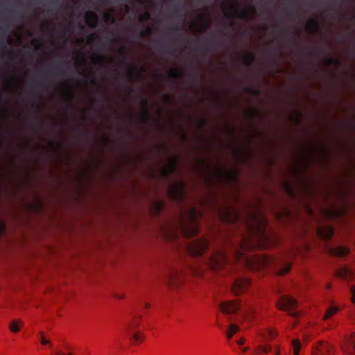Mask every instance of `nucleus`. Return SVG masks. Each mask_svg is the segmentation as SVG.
<instances>
[{"mask_svg": "<svg viewBox=\"0 0 355 355\" xmlns=\"http://www.w3.org/2000/svg\"><path fill=\"white\" fill-rule=\"evenodd\" d=\"M245 214L244 223L250 236L252 237L245 238V242L248 243V240L250 239H254L258 245H261L263 243L269 241L270 237L266 230L267 225L266 218L261 214L252 211H248Z\"/></svg>", "mask_w": 355, "mask_h": 355, "instance_id": "1", "label": "nucleus"}, {"mask_svg": "<svg viewBox=\"0 0 355 355\" xmlns=\"http://www.w3.org/2000/svg\"><path fill=\"white\" fill-rule=\"evenodd\" d=\"M188 216L181 214L178 228L181 234L186 238H191L197 235L199 232V224L198 221V213L195 208H191L187 211Z\"/></svg>", "mask_w": 355, "mask_h": 355, "instance_id": "2", "label": "nucleus"}, {"mask_svg": "<svg viewBox=\"0 0 355 355\" xmlns=\"http://www.w3.org/2000/svg\"><path fill=\"white\" fill-rule=\"evenodd\" d=\"M186 183L183 180L173 182L168 188L167 196L171 200L179 205L185 202Z\"/></svg>", "mask_w": 355, "mask_h": 355, "instance_id": "3", "label": "nucleus"}, {"mask_svg": "<svg viewBox=\"0 0 355 355\" xmlns=\"http://www.w3.org/2000/svg\"><path fill=\"white\" fill-rule=\"evenodd\" d=\"M209 243L205 238L193 240L187 244V252L194 257L203 255L209 248Z\"/></svg>", "mask_w": 355, "mask_h": 355, "instance_id": "4", "label": "nucleus"}, {"mask_svg": "<svg viewBox=\"0 0 355 355\" xmlns=\"http://www.w3.org/2000/svg\"><path fill=\"white\" fill-rule=\"evenodd\" d=\"M141 318L140 313L137 312L132 315V318L130 320L127 322L125 324L124 332L132 341L137 343L143 339V336L140 332H135L134 329L139 324V320Z\"/></svg>", "mask_w": 355, "mask_h": 355, "instance_id": "5", "label": "nucleus"}, {"mask_svg": "<svg viewBox=\"0 0 355 355\" xmlns=\"http://www.w3.org/2000/svg\"><path fill=\"white\" fill-rule=\"evenodd\" d=\"M205 263L216 270L223 267L227 262V257L223 251H216L204 258Z\"/></svg>", "mask_w": 355, "mask_h": 355, "instance_id": "6", "label": "nucleus"}, {"mask_svg": "<svg viewBox=\"0 0 355 355\" xmlns=\"http://www.w3.org/2000/svg\"><path fill=\"white\" fill-rule=\"evenodd\" d=\"M297 306V302L296 300L290 296H283L278 302V306L283 311H286L288 313L297 318L299 315V312L295 310Z\"/></svg>", "mask_w": 355, "mask_h": 355, "instance_id": "7", "label": "nucleus"}, {"mask_svg": "<svg viewBox=\"0 0 355 355\" xmlns=\"http://www.w3.org/2000/svg\"><path fill=\"white\" fill-rule=\"evenodd\" d=\"M250 281L245 277H240L234 281L232 286V291L236 295L245 292L250 286Z\"/></svg>", "mask_w": 355, "mask_h": 355, "instance_id": "8", "label": "nucleus"}, {"mask_svg": "<svg viewBox=\"0 0 355 355\" xmlns=\"http://www.w3.org/2000/svg\"><path fill=\"white\" fill-rule=\"evenodd\" d=\"M220 214L221 217L227 223H234L241 220L240 213L234 208L227 207Z\"/></svg>", "mask_w": 355, "mask_h": 355, "instance_id": "9", "label": "nucleus"}, {"mask_svg": "<svg viewBox=\"0 0 355 355\" xmlns=\"http://www.w3.org/2000/svg\"><path fill=\"white\" fill-rule=\"evenodd\" d=\"M313 355H333V348L327 343L318 342L313 347Z\"/></svg>", "mask_w": 355, "mask_h": 355, "instance_id": "10", "label": "nucleus"}, {"mask_svg": "<svg viewBox=\"0 0 355 355\" xmlns=\"http://www.w3.org/2000/svg\"><path fill=\"white\" fill-rule=\"evenodd\" d=\"M219 307L223 313L231 314L239 310L240 304L236 301H225L220 304Z\"/></svg>", "mask_w": 355, "mask_h": 355, "instance_id": "11", "label": "nucleus"}, {"mask_svg": "<svg viewBox=\"0 0 355 355\" xmlns=\"http://www.w3.org/2000/svg\"><path fill=\"white\" fill-rule=\"evenodd\" d=\"M343 349L348 354H352L355 352V333H352L346 338Z\"/></svg>", "mask_w": 355, "mask_h": 355, "instance_id": "12", "label": "nucleus"}, {"mask_svg": "<svg viewBox=\"0 0 355 355\" xmlns=\"http://www.w3.org/2000/svg\"><path fill=\"white\" fill-rule=\"evenodd\" d=\"M329 252L330 254L338 257H343L349 254V249L345 246H336V247H331L329 249Z\"/></svg>", "mask_w": 355, "mask_h": 355, "instance_id": "13", "label": "nucleus"}, {"mask_svg": "<svg viewBox=\"0 0 355 355\" xmlns=\"http://www.w3.org/2000/svg\"><path fill=\"white\" fill-rule=\"evenodd\" d=\"M231 1L235 4L234 14L236 17L244 20H248L250 18V15L248 10L239 8V0Z\"/></svg>", "mask_w": 355, "mask_h": 355, "instance_id": "14", "label": "nucleus"}, {"mask_svg": "<svg viewBox=\"0 0 355 355\" xmlns=\"http://www.w3.org/2000/svg\"><path fill=\"white\" fill-rule=\"evenodd\" d=\"M85 21L87 25L92 28H95L98 24V16L94 12H87L85 15Z\"/></svg>", "mask_w": 355, "mask_h": 355, "instance_id": "15", "label": "nucleus"}, {"mask_svg": "<svg viewBox=\"0 0 355 355\" xmlns=\"http://www.w3.org/2000/svg\"><path fill=\"white\" fill-rule=\"evenodd\" d=\"M176 167H177V159H173V160H171L169 162L168 166L165 167L162 170V175L166 178H168L169 175H171L175 171Z\"/></svg>", "mask_w": 355, "mask_h": 355, "instance_id": "16", "label": "nucleus"}, {"mask_svg": "<svg viewBox=\"0 0 355 355\" xmlns=\"http://www.w3.org/2000/svg\"><path fill=\"white\" fill-rule=\"evenodd\" d=\"M141 104L144 107V112L141 116V120L144 123H147L150 119V114L148 112V100L147 98H141Z\"/></svg>", "mask_w": 355, "mask_h": 355, "instance_id": "17", "label": "nucleus"}, {"mask_svg": "<svg viewBox=\"0 0 355 355\" xmlns=\"http://www.w3.org/2000/svg\"><path fill=\"white\" fill-rule=\"evenodd\" d=\"M125 64L128 67L127 73H128V75L130 77V78L132 80H135V79L139 78V76L137 73V65H135L134 64H128L126 62H125Z\"/></svg>", "mask_w": 355, "mask_h": 355, "instance_id": "18", "label": "nucleus"}, {"mask_svg": "<svg viewBox=\"0 0 355 355\" xmlns=\"http://www.w3.org/2000/svg\"><path fill=\"white\" fill-rule=\"evenodd\" d=\"M31 83L35 87H44L47 86V80L44 78L34 77L31 79Z\"/></svg>", "mask_w": 355, "mask_h": 355, "instance_id": "19", "label": "nucleus"}, {"mask_svg": "<svg viewBox=\"0 0 355 355\" xmlns=\"http://www.w3.org/2000/svg\"><path fill=\"white\" fill-rule=\"evenodd\" d=\"M254 60L255 55L252 52L248 53L243 56V64L247 67H250L254 62Z\"/></svg>", "mask_w": 355, "mask_h": 355, "instance_id": "20", "label": "nucleus"}, {"mask_svg": "<svg viewBox=\"0 0 355 355\" xmlns=\"http://www.w3.org/2000/svg\"><path fill=\"white\" fill-rule=\"evenodd\" d=\"M306 28L309 32H314L319 29V23L314 19L309 21L306 24Z\"/></svg>", "mask_w": 355, "mask_h": 355, "instance_id": "21", "label": "nucleus"}, {"mask_svg": "<svg viewBox=\"0 0 355 355\" xmlns=\"http://www.w3.org/2000/svg\"><path fill=\"white\" fill-rule=\"evenodd\" d=\"M178 272L171 270L168 272V273L166 275V280L168 282L169 284H178V280H176V278H179L178 277Z\"/></svg>", "mask_w": 355, "mask_h": 355, "instance_id": "22", "label": "nucleus"}, {"mask_svg": "<svg viewBox=\"0 0 355 355\" xmlns=\"http://www.w3.org/2000/svg\"><path fill=\"white\" fill-rule=\"evenodd\" d=\"M182 73L178 70H169L167 73V76L169 78L172 79L175 82H177L179 78L182 76Z\"/></svg>", "mask_w": 355, "mask_h": 355, "instance_id": "23", "label": "nucleus"}, {"mask_svg": "<svg viewBox=\"0 0 355 355\" xmlns=\"http://www.w3.org/2000/svg\"><path fill=\"white\" fill-rule=\"evenodd\" d=\"M339 310V308L337 306H331L327 309L326 313L324 315V320H328L332 315L336 314Z\"/></svg>", "mask_w": 355, "mask_h": 355, "instance_id": "24", "label": "nucleus"}, {"mask_svg": "<svg viewBox=\"0 0 355 355\" xmlns=\"http://www.w3.org/2000/svg\"><path fill=\"white\" fill-rule=\"evenodd\" d=\"M239 327L235 324H231L229 326L227 336L229 339L232 338L233 335L239 331Z\"/></svg>", "mask_w": 355, "mask_h": 355, "instance_id": "25", "label": "nucleus"}, {"mask_svg": "<svg viewBox=\"0 0 355 355\" xmlns=\"http://www.w3.org/2000/svg\"><path fill=\"white\" fill-rule=\"evenodd\" d=\"M105 58L102 56L95 54L92 55V62L94 64L102 65L105 62Z\"/></svg>", "mask_w": 355, "mask_h": 355, "instance_id": "26", "label": "nucleus"}, {"mask_svg": "<svg viewBox=\"0 0 355 355\" xmlns=\"http://www.w3.org/2000/svg\"><path fill=\"white\" fill-rule=\"evenodd\" d=\"M68 62H65L64 60H57L55 63V67L56 69V74L57 75H64V71L59 67L60 65L62 64H67Z\"/></svg>", "mask_w": 355, "mask_h": 355, "instance_id": "27", "label": "nucleus"}, {"mask_svg": "<svg viewBox=\"0 0 355 355\" xmlns=\"http://www.w3.org/2000/svg\"><path fill=\"white\" fill-rule=\"evenodd\" d=\"M21 323V322L19 320H15V321L12 322L10 324V329L12 332H18L20 329L19 324Z\"/></svg>", "mask_w": 355, "mask_h": 355, "instance_id": "28", "label": "nucleus"}, {"mask_svg": "<svg viewBox=\"0 0 355 355\" xmlns=\"http://www.w3.org/2000/svg\"><path fill=\"white\" fill-rule=\"evenodd\" d=\"M292 345L293 348L294 355H298V353L301 348L300 342L298 340H293L292 342Z\"/></svg>", "mask_w": 355, "mask_h": 355, "instance_id": "29", "label": "nucleus"}, {"mask_svg": "<svg viewBox=\"0 0 355 355\" xmlns=\"http://www.w3.org/2000/svg\"><path fill=\"white\" fill-rule=\"evenodd\" d=\"M325 234L324 235H322L325 239L328 240L330 239L334 234V230L331 227H327L325 230Z\"/></svg>", "mask_w": 355, "mask_h": 355, "instance_id": "30", "label": "nucleus"}, {"mask_svg": "<svg viewBox=\"0 0 355 355\" xmlns=\"http://www.w3.org/2000/svg\"><path fill=\"white\" fill-rule=\"evenodd\" d=\"M103 17L105 22L114 23L116 21L115 17L110 13H105Z\"/></svg>", "mask_w": 355, "mask_h": 355, "instance_id": "31", "label": "nucleus"}, {"mask_svg": "<svg viewBox=\"0 0 355 355\" xmlns=\"http://www.w3.org/2000/svg\"><path fill=\"white\" fill-rule=\"evenodd\" d=\"M152 33H153L152 27L148 26L145 31H143L141 32L140 37H144L146 36H150V35H151Z\"/></svg>", "mask_w": 355, "mask_h": 355, "instance_id": "32", "label": "nucleus"}, {"mask_svg": "<svg viewBox=\"0 0 355 355\" xmlns=\"http://www.w3.org/2000/svg\"><path fill=\"white\" fill-rule=\"evenodd\" d=\"M283 42L286 45H288V44H293L295 46H297L298 45V43L296 42V40L293 38H288V37H286L283 40Z\"/></svg>", "mask_w": 355, "mask_h": 355, "instance_id": "33", "label": "nucleus"}, {"mask_svg": "<svg viewBox=\"0 0 355 355\" xmlns=\"http://www.w3.org/2000/svg\"><path fill=\"white\" fill-rule=\"evenodd\" d=\"M327 64L328 65H331V64H335L336 65H338L339 64V60H337V59H335L333 57H328L327 58Z\"/></svg>", "mask_w": 355, "mask_h": 355, "instance_id": "34", "label": "nucleus"}, {"mask_svg": "<svg viewBox=\"0 0 355 355\" xmlns=\"http://www.w3.org/2000/svg\"><path fill=\"white\" fill-rule=\"evenodd\" d=\"M291 268V266L290 264L286 265L284 267H283L281 269V270L279 272V274L280 275H285V274L288 273L290 271Z\"/></svg>", "mask_w": 355, "mask_h": 355, "instance_id": "35", "label": "nucleus"}, {"mask_svg": "<svg viewBox=\"0 0 355 355\" xmlns=\"http://www.w3.org/2000/svg\"><path fill=\"white\" fill-rule=\"evenodd\" d=\"M96 35L94 33L89 34L87 37V41L88 43H93L96 39Z\"/></svg>", "mask_w": 355, "mask_h": 355, "instance_id": "36", "label": "nucleus"}, {"mask_svg": "<svg viewBox=\"0 0 355 355\" xmlns=\"http://www.w3.org/2000/svg\"><path fill=\"white\" fill-rule=\"evenodd\" d=\"M169 30L171 31L174 33H178L182 31V28H181L180 26L175 25V26H173L170 27Z\"/></svg>", "mask_w": 355, "mask_h": 355, "instance_id": "37", "label": "nucleus"}, {"mask_svg": "<svg viewBox=\"0 0 355 355\" xmlns=\"http://www.w3.org/2000/svg\"><path fill=\"white\" fill-rule=\"evenodd\" d=\"M150 17V15L148 12H145L143 15L139 17V20L141 22H144L146 20H148Z\"/></svg>", "mask_w": 355, "mask_h": 355, "instance_id": "38", "label": "nucleus"}, {"mask_svg": "<svg viewBox=\"0 0 355 355\" xmlns=\"http://www.w3.org/2000/svg\"><path fill=\"white\" fill-rule=\"evenodd\" d=\"M270 348L266 346H260L258 349L259 352L267 353L270 351Z\"/></svg>", "mask_w": 355, "mask_h": 355, "instance_id": "39", "label": "nucleus"}, {"mask_svg": "<svg viewBox=\"0 0 355 355\" xmlns=\"http://www.w3.org/2000/svg\"><path fill=\"white\" fill-rule=\"evenodd\" d=\"M351 293H352V302L355 304V286L351 287Z\"/></svg>", "mask_w": 355, "mask_h": 355, "instance_id": "40", "label": "nucleus"}, {"mask_svg": "<svg viewBox=\"0 0 355 355\" xmlns=\"http://www.w3.org/2000/svg\"><path fill=\"white\" fill-rule=\"evenodd\" d=\"M119 53L123 55V57H125L128 54V51H127V49L125 48V47H122L121 49H119Z\"/></svg>", "mask_w": 355, "mask_h": 355, "instance_id": "41", "label": "nucleus"}, {"mask_svg": "<svg viewBox=\"0 0 355 355\" xmlns=\"http://www.w3.org/2000/svg\"><path fill=\"white\" fill-rule=\"evenodd\" d=\"M216 174L217 175H219V176H222V175H230V173L229 172H224V171H222L220 169H218L217 171L216 172Z\"/></svg>", "mask_w": 355, "mask_h": 355, "instance_id": "42", "label": "nucleus"}, {"mask_svg": "<svg viewBox=\"0 0 355 355\" xmlns=\"http://www.w3.org/2000/svg\"><path fill=\"white\" fill-rule=\"evenodd\" d=\"M209 42L211 45H214L215 44H216L218 42V38H217L215 36H213L211 37V39L209 40Z\"/></svg>", "mask_w": 355, "mask_h": 355, "instance_id": "43", "label": "nucleus"}, {"mask_svg": "<svg viewBox=\"0 0 355 355\" xmlns=\"http://www.w3.org/2000/svg\"><path fill=\"white\" fill-rule=\"evenodd\" d=\"M41 343H42V345H46V344L50 343H51V341H50V340H46V339L44 338V336L43 334H41Z\"/></svg>", "mask_w": 355, "mask_h": 355, "instance_id": "44", "label": "nucleus"}, {"mask_svg": "<svg viewBox=\"0 0 355 355\" xmlns=\"http://www.w3.org/2000/svg\"><path fill=\"white\" fill-rule=\"evenodd\" d=\"M155 206L157 209V211L159 212L161 211V209H162L163 205L162 202H157V203H156Z\"/></svg>", "mask_w": 355, "mask_h": 355, "instance_id": "45", "label": "nucleus"}, {"mask_svg": "<svg viewBox=\"0 0 355 355\" xmlns=\"http://www.w3.org/2000/svg\"><path fill=\"white\" fill-rule=\"evenodd\" d=\"M340 275L341 277H344L345 275H347V273H350V271H349V270H347V269H344V270H343L342 271H340Z\"/></svg>", "mask_w": 355, "mask_h": 355, "instance_id": "46", "label": "nucleus"}, {"mask_svg": "<svg viewBox=\"0 0 355 355\" xmlns=\"http://www.w3.org/2000/svg\"><path fill=\"white\" fill-rule=\"evenodd\" d=\"M245 91L248 92H252V93H254L255 94H259V91H258V90H252L249 87H246L245 88Z\"/></svg>", "mask_w": 355, "mask_h": 355, "instance_id": "47", "label": "nucleus"}, {"mask_svg": "<svg viewBox=\"0 0 355 355\" xmlns=\"http://www.w3.org/2000/svg\"><path fill=\"white\" fill-rule=\"evenodd\" d=\"M198 50L202 53H205L208 51V49L207 47L199 48Z\"/></svg>", "mask_w": 355, "mask_h": 355, "instance_id": "48", "label": "nucleus"}, {"mask_svg": "<svg viewBox=\"0 0 355 355\" xmlns=\"http://www.w3.org/2000/svg\"><path fill=\"white\" fill-rule=\"evenodd\" d=\"M53 354L54 355H73L72 353H69V354H63V353H61L60 352H53Z\"/></svg>", "mask_w": 355, "mask_h": 355, "instance_id": "49", "label": "nucleus"}, {"mask_svg": "<svg viewBox=\"0 0 355 355\" xmlns=\"http://www.w3.org/2000/svg\"><path fill=\"white\" fill-rule=\"evenodd\" d=\"M6 49V46L5 44L0 41V51H4Z\"/></svg>", "mask_w": 355, "mask_h": 355, "instance_id": "50", "label": "nucleus"}, {"mask_svg": "<svg viewBox=\"0 0 355 355\" xmlns=\"http://www.w3.org/2000/svg\"><path fill=\"white\" fill-rule=\"evenodd\" d=\"M286 189L288 191V192H289L290 193L293 194V189L291 188V187L290 185H286Z\"/></svg>", "mask_w": 355, "mask_h": 355, "instance_id": "51", "label": "nucleus"}, {"mask_svg": "<svg viewBox=\"0 0 355 355\" xmlns=\"http://www.w3.org/2000/svg\"><path fill=\"white\" fill-rule=\"evenodd\" d=\"M67 92L69 93L70 98L72 99L73 98V95L70 87L67 88Z\"/></svg>", "mask_w": 355, "mask_h": 355, "instance_id": "52", "label": "nucleus"}, {"mask_svg": "<svg viewBox=\"0 0 355 355\" xmlns=\"http://www.w3.org/2000/svg\"><path fill=\"white\" fill-rule=\"evenodd\" d=\"M178 53V49L176 48H174L172 49V51L170 52L171 55H176Z\"/></svg>", "mask_w": 355, "mask_h": 355, "instance_id": "53", "label": "nucleus"}, {"mask_svg": "<svg viewBox=\"0 0 355 355\" xmlns=\"http://www.w3.org/2000/svg\"><path fill=\"white\" fill-rule=\"evenodd\" d=\"M90 83L94 85H97V81L96 80L95 78H91L90 80Z\"/></svg>", "mask_w": 355, "mask_h": 355, "instance_id": "54", "label": "nucleus"}, {"mask_svg": "<svg viewBox=\"0 0 355 355\" xmlns=\"http://www.w3.org/2000/svg\"><path fill=\"white\" fill-rule=\"evenodd\" d=\"M237 343L240 345H243L244 343V339L241 338L237 341Z\"/></svg>", "mask_w": 355, "mask_h": 355, "instance_id": "55", "label": "nucleus"}, {"mask_svg": "<svg viewBox=\"0 0 355 355\" xmlns=\"http://www.w3.org/2000/svg\"><path fill=\"white\" fill-rule=\"evenodd\" d=\"M200 126H201V127H203V126L205 125L206 121H205V120H201V121H200Z\"/></svg>", "mask_w": 355, "mask_h": 355, "instance_id": "56", "label": "nucleus"}, {"mask_svg": "<svg viewBox=\"0 0 355 355\" xmlns=\"http://www.w3.org/2000/svg\"><path fill=\"white\" fill-rule=\"evenodd\" d=\"M149 307H150V304L149 303H146L145 304V308L148 309Z\"/></svg>", "mask_w": 355, "mask_h": 355, "instance_id": "57", "label": "nucleus"}, {"mask_svg": "<svg viewBox=\"0 0 355 355\" xmlns=\"http://www.w3.org/2000/svg\"><path fill=\"white\" fill-rule=\"evenodd\" d=\"M101 1L102 2V3L103 4H107V0H101Z\"/></svg>", "mask_w": 355, "mask_h": 355, "instance_id": "58", "label": "nucleus"}, {"mask_svg": "<svg viewBox=\"0 0 355 355\" xmlns=\"http://www.w3.org/2000/svg\"><path fill=\"white\" fill-rule=\"evenodd\" d=\"M0 229H1V232H3V231H4V226H3V225H1Z\"/></svg>", "mask_w": 355, "mask_h": 355, "instance_id": "59", "label": "nucleus"}, {"mask_svg": "<svg viewBox=\"0 0 355 355\" xmlns=\"http://www.w3.org/2000/svg\"><path fill=\"white\" fill-rule=\"evenodd\" d=\"M93 101H94V103H97V102L100 101V99L94 98Z\"/></svg>", "mask_w": 355, "mask_h": 355, "instance_id": "60", "label": "nucleus"}, {"mask_svg": "<svg viewBox=\"0 0 355 355\" xmlns=\"http://www.w3.org/2000/svg\"><path fill=\"white\" fill-rule=\"evenodd\" d=\"M255 114H256V112H254V111H252V112H250V114H251L252 117V116H254Z\"/></svg>", "mask_w": 355, "mask_h": 355, "instance_id": "61", "label": "nucleus"}, {"mask_svg": "<svg viewBox=\"0 0 355 355\" xmlns=\"http://www.w3.org/2000/svg\"><path fill=\"white\" fill-rule=\"evenodd\" d=\"M286 14H287L288 16H291L292 15V12L291 11H288L286 12Z\"/></svg>", "mask_w": 355, "mask_h": 355, "instance_id": "62", "label": "nucleus"}, {"mask_svg": "<svg viewBox=\"0 0 355 355\" xmlns=\"http://www.w3.org/2000/svg\"><path fill=\"white\" fill-rule=\"evenodd\" d=\"M80 29L81 30H84L85 29V26L83 25H80Z\"/></svg>", "mask_w": 355, "mask_h": 355, "instance_id": "63", "label": "nucleus"}, {"mask_svg": "<svg viewBox=\"0 0 355 355\" xmlns=\"http://www.w3.org/2000/svg\"><path fill=\"white\" fill-rule=\"evenodd\" d=\"M192 78H193V79L194 80H196V79H197V76H193Z\"/></svg>", "mask_w": 355, "mask_h": 355, "instance_id": "64", "label": "nucleus"}]
</instances>
